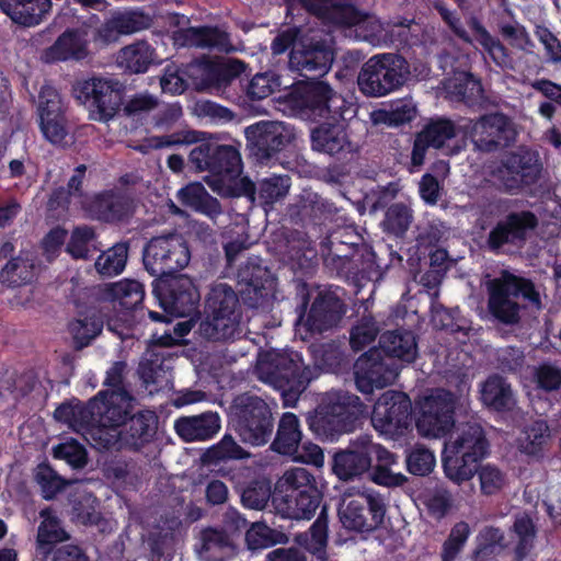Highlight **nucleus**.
Returning a JSON list of instances; mask_svg holds the SVG:
<instances>
[{
  "label": "nucleus",
  "mask_w": 561,
  "mask_h": 561,
  "mask_svg": "<svg viewBox=\"0 0 561 561\" xmlns=\"http://www.w3.org/2000/svg\"><path fill=\"white\" fill-rule=\"evenodd\" d=\"M302 209L312 217L316 224H321L325 220L333 221L343 217L339 215L343 210L342 208L336 207L333 202L318 193H309L307 195Z\"/></svg>",
  "instance_id": "bf43d9fd"
},
{
  "label": "nucleus",
  "mask_w": 561,
  "mask_h": 561,
  "mask_svg": "<svg viewBox=\"0 0 561 561\" xmlns=\"http://www.w3.org/2000/svg\"><path fill=\"white\" fill-rule=\"evenodd\" d=\"M526 306L538 310L542 308L540 294L531 279L504 272L489 283L488 310L497 322L518 324L520 311Z\"/></svg>",
  "instance_id": "39448f33"
},
{
  "label": "nucleus",
  "mask_w": 561,
  "mask_h": 561,
  "mask_svg": "<svg viewBox=\"0 0 561 561\" xmlns=\"http://www.w3.org/2000/svg\"><path fill=\"white\" fill-rule=\"evenodd\" d=\"M413 219L412 210L403 203H394L388 207L382 221L385 230L402 237L409 229Z\"/></svg>",
  "instance_id": "69168bd1"
},
{
  "label": "nucleus",
  "mask_w": 561,
  "mask_h": 561,
  "mask_svg": "<svg viewBox=\"0 0 561 561\" xmlns=\"http://www.w3.org/2000/svg\"><path fill=\"white\" fill-rule=\"evenodd\" d=\"M374 428L390 439H399L411 431L412 402L402 391L387 390L375 402L371 412Z\"/></svg>",
  "instance_id": "f3484780"
},
{
  "label": "nucleus",
  "mask_w": 561,
  "mask_h": 561,
  "mask_svg": "<svg viewBox=\"0 0 561 561\" xmlns=\"http://www.w3.org/2000/svg\"><path fill=\"white\" fill-rule=\"evenodd\" d=\"M355 385L359 392L370 396L375 389H382L392 383L397 371L385 359L380 350L373 347L362 354L355 362Z\"/></svg>",
  "instance_id": "7c9ffc66"
},
{
  "label": "nucleus",
  "mask_w": 561,
  "mask_h": 561,
  "mask_svg": "<svg viewBox=\"0 0 561 561\" xmlns=\"http://www.w3.org/2000/svg\"><path fill=\"white\" fill-rule=\"evenodd\" d=\"M324 265L346 278H366L376 268V254L354 225L333 231L320 243Z\"/></svg>",
  "instance_id": "7ed1b4c3"
},
{
  "label": "nucleus",
  "mask_w": 561,
  "mask_h": 561,
  "mask_svg": "<svg viewBox=\"0 0 561 561\" xmlns=\"http://www.w3.org/2000/svg\"><path fill=\"white\" fill-rule=\"evenodd\" d=\"M410 75L407 59L396 53L371 56L357 76L359 91L368 98H381L401 89Z\"/></svg>",
  "instance_id": "9b49d317"
},
{
  "label": "nucleus",
  "mask_w": 561,
  "mask_h": 561,
  "mask_svg": "<svg viewBox=\"0 0 561 561\" xmlns=\"http://www.w3.org/2000/svg\"><path fill=\"white\" fill-rule=\"evenodd\" d=\"M515 129L511 118L501 113L482 115L472 126L471 141L474 149L491 153L511 146L515 140Z\"/></svg>",
  "instance_id": "c756f323"
},
{
  "label": "nucleus",
  "mask_w": 561,
  "mask_h": 561,
  "mask_svg": "<svg viewBox=\"0 0 561 561\" xmlns=\"http://www.w3.org/2000/svg\"><path fill=\"white\" fill-rule=\"evenodd\" d=\"M285 494L272 497L276 511L290 519H311L322 501L316 478L305 468H293L284 474Z\"/></svg>",
  "instance_id": "9d476101"
},
{
  "label": "nucleus",
  "mask_w": 561,
  "mask_h": 561,
  "mask_svg": "<svg viewBox=\"0 0 561 561\" xmlns=\"http://www.w3.org/2000/svg\"><path fill=\"white\" fill-rule=\"evenodd\" d=\"M247 456V451L233 439V437L226 434L217 444L211 446L205 453L204 460L207 462L218 463L229 459H243Z\"/></svg>",
  "instance_id": "774afa93"
},
{
  "label": "nucleus",
  "mask_w": 561,
  "mask_h": 561,
  "mask_svg": "<svg viewBox=\"0 0 561 561\" xmlns=\"http://www.w3.org/2000/svg\"><path fill=\"white\" fill-rule=\"evenodd\" d=\"M297 114L310 122L321 123L344 118L348 102L328 82H290V88L279 96Z\"/></svg>",
  "instance_id": "423d86ee"
},
{
  "label": "nucleus",
  "mask_w": 561,
  "mask_h": 561,
  "mask_svg": "<svg viewBox=\"0 0 561 561\" xmlns=\"http://www.w3.org/2000/svg\"><path fill=\"white\" fill-rule=\"evenodd\" d=\"M542 164L536 152L519 148L510 152L502 160L496 178L505 192H519L524 187L536 184L540 178Z\"/></svg>",
  "instance_id": "5701e85b"
},
{
  "label": "nucleus",
  "mask_w": 561,
  "mask_h": 561,
  "mask_svg": "<svg viewBox=\"0 0 561 561\" xmlns=\"http://www.w3.org/2000/svg\"><path fill=\"white\" fill-rule=\"evenodd\" d=\"M244 98L249 101H261L275 92L289 90L290 83H284L283 77L275 71L256 73L245 85L240 87Z\"/></svg>",
  "instance_id": "de8ad7c7"
},
{
  "label": "nucleus",
  "mask_w": 561,
  "mask_h": 561,
  "mask_svg": "<svg viewBox=\"0 0 561 561\" xmlns=\"http://www.w3.org/2000/svg\"><path fill=\"white\" fill-rule=\"evenodd\" d=\"M244 541L249 550L265 549L287 541V536L264 523H254L244 534Z\"/></svg>",
  "instance_id": "6e6d98bb"
},
{
  "label": "nucleus",
  "mask_w": 561,
  "mask_h": 561,
  "mask_svg": "<svg viewBox=\"0 0 561 561\" xmlns=\"http://www.w3.org/2000/svg\"><path fill=\"white\" fill-rule=\"evenodd\" d=\"M92 218L106 222L117 224L125 221L131 211V201L114 190H105L95 194L87 206Z\"/></svg>",
  "instance_id": "473e14b6"
},
{
  "label": "nucleus",
  "mask_w": 561,
  "mask_h": 561,
  "mask_svg": "<svg viewBox=\"0 0 561 561\" xmlns=\"http://www.w3.org/2000/svg\"><path fill=\"white\" fill-rule=\"evenodd\" d=\"M34 479L41 488L43 499L46 501L54 500L69 484L47 462H42L36 467Z\"/></svg>",
  "instance_id": "13d9d810"
},
{
  "label": "nucleus",
  "mask_w": 561,
  "mask_h": 561,
  "mask_svg": "<svg viewBox=\"0 0 561 561\" xmlns=\"http://www.w3.org/2000/svg\"><path fill=\"white\" fill-rule=\"evenodd\" d=\"M169 366L162 353L147 352L139 363L138 373L144 383L163 387Z\"/></svg>",
  "instance_id": "5fc2aeb1"
},
{
  "label": "nucleus",
  "mask_w": 561,
  "mask_h": 561,
  "mask_svg": "<svg viewBox=\"0 0 561 561\" xmlns=\"http://www.w3.org/2000/svg\"><path fill=\"white\" fill-rule=\"evenodd\" d=\"M537 225L538 219L533 211H511L490 230L486 248L496 254L504 252L505 247L522 248Z\"/></svg>",
  "instance_id": "c85d7f7f"
},
{
  "label": "nucleus",
  "mask_w": 561,
  "mask_h": 561,
  "mask_svg": "<svg viewBox=\"0 0 561 561\" xmlns=\"http://www.w3.org/2000/svg\"><path fill=\"white\" fill-rule=\"evenodd\" d=\"M96 239L94 228L81 225L76 226L66 245V252L73 260H89L91 257V245Z\"/></svg>",
  "instance_id": "052dcab7"
},
{
  "label": "nucleus",
  "mask_w": 561,
  "mask_h": 561,
  "mask_svg": "<svg viewBox=\"0 0 561 561\" xmlns=\"http://www.w3.org/2000/svg\"><path fill=\"white\" fill-rule=\"evenodd\" d=\"M489 453L490 443L481 424L469 421L455 425L442 453L446 478L457 485L471 480Z\"/></svg>",
  "instance_id": "f03ea898"
},
{
  "label": "nucleus",
  "mask_w": 561,
  "mask_h": 561,
  "mask_svg": "<svg viewBox=\"0 0 561 561\" xmlns=\"http://www.w3.org/2000/svg\"><path fill=\"white\" fill-rule=\"evenodd\" d=\"M259 370L262 380L280 391L285 405L294 407L311 380V370L296 351L267 353Z\"/></svg>",
  "instance_id": "6e6552de"
},
{
  "label": "nucleus",
  "mask_w": 561,
  "mask_h": 561,
  "mask_svg": "<svg viewBox=\"0 0 561 561\" xmlns=\"http://www.w3.org/2000/svg\"><path fill=\"white\" fill-rule=\"evenodd\" d=\"M158 432V416L153 411L141 410L129 416L124 426L104 438V449L141 451L153 443Z\"/></svg>",
  "instance_id": "4be33fe9"
},
{
  "label": "nucleus",
  "mask_w": 561,
  "mask_h": 561,
  "mask_svg": "<svg viewBox=\"0 0 561 561\" xmlns=\"http://www.w3.org/2000/svg\"><path fill=\"white\" fill-rule=\"evenodd\" d=\"M231 419L241 440L263 446L272 437L274 416L268 403L255 394L241 393L233 399Z\"/></svg>",
  "instance_id": "f8f14e48"
},
{
  "label": "nucleus",
  "mask_w": 561,
  "mask_h": 561,
  "mask_svg": "<svg viewBox=\"0 0 561 561\" xmlns=\"http://www.w3.org/2000/svg\"><path fill=\"white\" fill-rule=\"evenodd\" d=\"M250 156L260 164H271L279 160L295 140L294 128L284 122L261 121L245 128Z\"/></svg>",
  "instance_id": "dca6fc26"
},
{
  "label": "nucleus",
  "mask_w": 561,
  "mask_h": 561,
  "mask_svg": "<svg viewBox=\"0 0 561 561\" xmlns=\"http://www.w3.org/2000/svg\"><path fill=\"white\" fill-rule=\"evenodd\" d=\"M207 133L180 130L157 137V147L197 144L188 154V165L195 172H208V185L214 190L237 180L242 173L243 163L239 149L233 145L219 142Z\"/></svg>",
  "instance_id": "f257e3e1"
},
{
  "label": "nucleus",
  "mask_w": 561,
  "mask_h": 561,
  "mask_svg": "<svg viewBox=\"0 0 561 561\" xmlns=\"http://www.w3.org/2000/svg\"><path fill=\"white\" fill-rule=\"evenodd\" d=\"M389 357H396L405 363H413L417 355V343L410 330L397 329L386 331L379 337V348Z\"/></svg>",
  "instance_id": "4c0bfd02"
},
{
  "label": "nucleus",
  "mask_w": 561,
  "mask_h": 561,
  "mask_svg": "<svg viewBox=\"0 0 561 561\" xmlns=\"http://www.w3.org/2000/svg\"><path fill=\"white\" fill-rule=\"evenodd\" d=\"M504 533L493 526L483 527L476 538V548L472 552L473 561H489V558L505 548Z\"/></svg>",
  "instance_id": "603ef678"
},
{
  "label": "nucleus",
  "mask_w": 561,
  "mask_h": 561,
  "mask_svg": "<svg viewBox=\"0 0 561 561\" xmlns=\"http://www.w3.org/2000/svg\"><path fill=\"white\" fill-rule=\"evenodd\" d=\"M46 61L82 60L88 56V42L84 34L68 28L45 50Z\"/></svg>",
  "instance_id": "e433bc0d"
},
{
  "label": "nucleus",
  "mask_w": 561,
  "mask_h": 561,
  "mask_svg": "<svg viewBox=\"0 0 561 561\" xmlns=\"http://www.w3.org/2000/svg\"><path fill=\"white\" fill-rule=\"evenodd\" d=\"M152 293L165 313L184 318L197 311L201 295L193 279L184 274L154 278Z\"/></svg>",
  "instance_id": "6ab92c4d"
},
{
  "label": "nucleus",
  "mask_w": 561,
  "mask_h": 561,
  "mask_svg": "<svg viewBox=\"0 0 561 561\" xmlns=\"http://www.w3.org/2000/svg\"><path fill=\"white\" fill-rule=\"evenodd\" d=\"M457 397L444 388L434 389L420 402L416 428L424 437H444L455 427Z\"/></svg>",
  "instance_id": "a211bd4d"
},
{
  "label": "nucleus",
  "mask_w": 561,
  "mask_h": 561,
  "mask_svg": "<svg viewBox=\"0 0 561 561\" xmlns=\"http://www.w3.org/2000/svg\"><path fill=\"white\" fill-rule=\"evenodd\" d=\"M237 550V542L221 528L207 527L199 534L198 553L208 561H227Z\"/></svg>",
  "instance_id": "c9c22d12"
},
{
  "label": "nucleus",
  "mask_w": 561,
  "mask_h": 561,
  "mask_svg": "<svg viewBox=\"0 0 561 561\" xmlns=\"http://www.w3.org/2000/svg\"><path fill=\"white\" fill-rule=\"evenodd\" d=\"M240 297L226 283L210 286L197 333L209 342H234L242 334Z\"/></svg>",
  "instance_id": "20e7f679"
},
{
  "label": "nucleus",
  "mask_w": 561,
  "mask_h": 561,
  "mask_svg": "<svg viewBox=\"0 0 561 561\" xmlns=\"http://www.w3.org/2000/svg\"><path fill=\"white\" fill-rule=\"evenodd\" d=\"M465 147L466 141L459 137V128L454 121L444 116L433 117L415 135L411 163L413 167H422L430 148L444 156L454 157Z\"/></svg>",
  "instance_id": "2eb2a0df"
},
{
  "label": "nucleus",
  "mask_w": 561,
  "mask_h": 561,
  "mask_svg": "<svg viewBox=\"0 0 561 561\" xmlns=\"http://www.w3.org/2000/svg\"><path fill=\"white\" fill-rule=\"evenodd\" d=\"M364 409L365 405L356 394L340 391L329 396L309 413L307 423L318 439L333 442L356 427Z\"/></svg>",
  "instance_id": "0eeeda50"
},
{
  "label": "nucleus",
  "mask_w": 561,
  "mask_h": 561,
  "mask_svg": "<svg viewBox=\"0 0 561 561\" xmlns=\"http://www.w3.org/2000/svg\"><path fill=\"white\" fill-rule=\"evenodd\" d=\"M99 412L93 439L103 448L104 438L119 431L133 414V399L127 391L101 390L98 393Z\"/></svg>",
  "instance_id": "a878e982"
},
{
  "label": "nucleus",
  "mask_w": 561,
  "mask_h": 561,
  "mask_svg": "<svg viewBox=\"0 0 561 561\" xmlns=\"http://www.w3.org/2000/svg\"><path fill=\"white\" fill-rule=\"evenodd\" d=\"M35 264L31 254L21 251L9 260L0 270V282L9 288H18L30 284L34 278Z\"/></svg>",
  "instance_id": "a18cd8bd"
},
{
  "label": "nucleus",
  "mask_w": 561,
  "mask_h": 561,
  "mask_svg": "<svg viewBox=\"0 0 561 561\" xmlns=\"http://www.w3.org/2000/svg\"><path fill=\"white\" fill-rule=\"evenodd\" d=\"M0 9L14 23L31 27L49 13L51 0H0Z\"/></svg>",
  "instance_id": "f704fd0d"
},
{
  "label": "nucleus",
  "mask_w": 561,
  "mask_h": 561,
  "mask_svg": "<svg viewBox=\"0 0 561 561\" xmlns=\"http://www.w3.org/2000/svg\"><path fill=\"white\" fill-rule=\"evenodd\" d=\"M128 244L125 242L115 243L108 250L102 252L96 259L94 266L103 276H115L121 274L127 263Z\"/></svg>",
  "instance_id": "864d4df0"
},
{
  "label": "nucleus",
  "mask_w": 561,
  "mask_h": 561,
  "mask_svg": "<svg viewBox=\"0 0 561 561\" xmlns=\"http://www.w3.org/2000/svg\"><path fill=\"white\" fill-rule=\"evenodd\" d=\"M107 295L126 311H138L145 298L144 285L136 279H123L111 284Z\"/></svg>",
  "instance_id": "3c124183"
},
{
  "label": "nucleus",
  "mask_w": 561,
  "mask_h": 561,
  "mask_svg": "<svg viewBox=\"0 0 561 561\" xmlns=\"http://www.w3.org/2000/svg\"><path fill=\"white\" fill-rule=\"evenodd\" d=\"M272 496L271 483L266 479H256L249 482L241 493L244 507L263 510Z\"/></svg>",
  "instance_id": "338daca9"
},
{
  "label": "nucleus",
  "mask_w": 561,
  "mask_h": 561,
  "mask_svg": "<svg viewBox=\"0 0 561 561\" xmlns=\"http://www.w3.org/2000/svg\"><path fill=\"white\" fill-rule=\"evenodd\" d=\"M201 76V85L211 93L225 95L227 99L241 95L232 93L236 88L242 87L241 75L245 64L238 59L228 61L214 60L203 57L195 65Z\"/></svg>",
  "instance_id": "b1692460"
},
{
  "label": "nucleus",
  "mask_w": 561,
  "mask_h": 561,
  "mask_svg": "<svg viewBox=\"0 0 561 561\" xmlns=\"http://www.w3.org/2000/svg\"><path fill=\"white\" fill-rule=\"evenodd\" d=\"M104 321L99 310L88 308L79 311L78 317L69 322L68 331L71 334L76 347L81 350L90 344L103 329Z\"/></svg>",
  "instance_id": "37998d69"
},
{
  "label": "nucleus",
  "mask_w": 561,
  "mask_h": 561,
  "mask_svg": "<svg viewBox=\"0 0 561 561\" xmlns=\"http://www.w3.org/2000/svg\"><path fill=\"white\" fill-rule=\"evenodd\" d=\"M185 39L191 46L224 49L228 43V35L217 26L188 27L185 31Z\"/></svg>",
  "instance_id": "4d7b16f0"
},
{
  "label": "nucleus",
  "mask_w": 561,
  "mask_h": 561,
  "mask_svg": "<svg viewBox=\"0 0 561 561\" xmlns=\"http://www.w3.org/2000/svg\"><path fill=\"white\" fill-rule=\"evenodd\" d=\"M302 433L298 416L291 412L284 413L278 422L271 449L279 455L294 457L300 447Z\"/></svg>",
  "instance_id": "ea45409f"
},
{
  "label": "nucleus",
  "mask_w": 561,
  "mask_h": 561,
  "mask_svg": "<svg viewBox=\"0 0 561 561\" xmlns=\"http://www.w3.org/2000/svg\"><path fill=\"white\" fill-rule=\"evenodd\" d=\"M470 535L471 529L467 522L460 520L456 523L443 542L440 551L442 561H455L463 550Z\"/></svg>",
  "instance_id": "680f3d73"
},
{
  "label": "nucleus",
  "mask_w": 561,
  "mask_h": 561,
  "mask_svg": "<svg viewBox=\"0 0 561 561\" xmlns=\"http://www.w3.org/2000/svg\"><path fill=\"white\" fill-rule=\"evenodd\" d=\"M290 187L288 175H272L259 183L257 197L262 206H272L275 202L284 198Z\"/></svg>",
  "instance_id": "e2e57ef3"
},
{
  "label": "nucleus",
  "mask_w": 561,
  "mask_h": 561,
  "mask_svg": "<svg viewBox=\"0 0 561 561\" xmlns=\"http://www.w3.org/2000/svg\"><path fill=\"white\" fill-rule=\"evenodd\" d=\"M191 252L187 242L179 233L151 238L142 250V263L154 278H169L187 266Z\"/></svg>",
  "instance_id": "ddd939ff"
},
{
  "label": "nucleus",
  "mask_w": 561,
  "mask_h": 561,
  "mask_svg": "<svg viewBox=\"0 0 561 561\" xmlns=\"http://www.w3.org/2000/svg\"><path fill=\"white\" fill-rule=\"evenodd\" d=\"M550 438L547 421L536 420L524 428L518 439V449L529 459L539 461L545 457Z\"/></svg>",
  "instance_id": "79ce46f5"
},
{
  "label": "nucleus",
  "mask_w": 561,
  "mask_h": 561,
  "mask_svg": "<svg viewBox=\"0 0 561 561\" xmlns=\"http://www.w3.org/2000/svg\"><path fill=\"white\" fill-rule=\"evenodd\" d=\"M237 278L240 297L244 305L257 308L263 298L267 296L266 284L271 278L270 271L261 265L259 257H249L238 268Z\"/></svg>",
  "instance_id": "2f4dec72"
},
{
  "label": "nucleus",
  "mask_w": 561,
  "mask_h": 561,
  "mask_svg": "<svg viewBox=\"0 0 561 561\" xmlns=\"http://www.w3.org/2000/svg\"><path fill=\"white\" fill-rule=\"evenodd\" d=\"M480 399L489 410L495 412H511L516 405L511 385L497 374L489 376L482 383Z\"/></svg>",
  "instance_id": "58836bf2"
},
{
  "label": "nucleus",
  "mask_w": 561,
  "mask_h": 561,
  "mask_svg": "<svg viewBox=\"0 0 561 561\" xmlns=\"http://www.w3.org/2000/svg\"><path fill=\"white\" fill-rule=\"evenodd\" d=\"M369 15L359 10L352 2H340L331 0L325 12L320 19L323 24L334 27L363 28L368 23Z\"/></svg>",
  "instance_id": "c03bdc74"
},
{
  "label": "nucleus",
  "mask_w": 561,
  "mask_h": 561,
  "mask_svg": "<svg viewBox=\"0 0 561 561\" xmlns=\"http://www.w3.org/2000/svg\"><path fill=\"white\" fill-rule=\"evenodd\" d=\"M72 515L77 523L105 531L107 520L100 511V501L92 493H83L73 501Z\"/></svg>",
  "instance_id": "8fccbe9b"
},
{
  "label": "nucleus",
  "mask_w": 561,
  "mask_h": 561,
  "mask_svg": "<svg viewBox=\"0 0 561 561\" xmlns=\"http://www.w3.org/2000/svg\"><path fill=\"white\" fill-rule=\"evenodd\" d=\"M377 445L367 434L350 440L346 448L334 453L332 457L333 473L342 481H352L368 473Z\"/></svg>",
  "instance_id": "cd10ccee"
},
{
  "label": "nucleus",
  "mask_w": 561,
  "mask_h": 561,
  "mask_svg": "<svg viewBox=\"0 0 561 561\" xmlns=\"http://www.w3.org/2000/svg\"><path fill=\"white\" fill-rule=\"evenodd\" d=\"M386 512V500L375 490H366L355 497L344 499L339 510L344 527L360 533L379 528L383 524Z\"/></svg>",
  "instance_id": "aec40b11"
},
{
  "label": "nucleus",
  "mask_w": 561,
  "mask_h": 561,
  "mask_svg": "<svg viewBox=\"0 0 561 561\" xmlns=\"http://www.w3.org/2000/svg\"><path fill=\"white\" fill-rule=\"evenodd\" d=\"M125 88L115 79L92 77L73 85L75 98L89 111L91 119L108 122L121 110Z\"/></svg>",
  "instance_id": "4468645a"
},
{
  "label": "nucleus",
  "mask_w": 561,
  "mask_h": 561,
  "mask_svg": "<svg viewBox=\"0 0 561 561\" xmlns=\"http://www.w3.org/2000/svg\"><path fill=\"white\" fill-rule=\"evenodd\" d=\"M221 422L217 412L182 416L174 423L175 433L184 442H204L213 438L220 430Z\"/></svg>",
  "instance_id": "72a5a7b5"
},
{
  "label": "nucleus",
  "mask_w": 561,
  "mask_h": 561,
  "mask_svg": "<svg viewBox=\"0 0 561 561\" xmlns=\"http://www.w3.org/2000/svg\"><path fill=\"white\" fill-rule=\"evenodd\" d=\"M153 53L147 42H137L121 49L117 62L130 73H144L153 61Z\"/></svg>",
  "instance_id": "09e8293b"
},
{
  "label": "nucleus",
  "mask_w": 561,
  "mask_h": 561,
  "mask_svg": "<svg viewBox=\"0 0 561 561\" xmlns=\"http://www.w3.org/2000/svg\"><path fill=\"white\" fill-rule=\"evenodd\" d=\"M36 112L43 137L53 145H61L69 134L67 105L54 85H42Z\"/></svg>",
  "instance_id": "412c9836"
},
{
  "label": "nucleus",
  "mask_w": 561,
  "mask_h": 561,
  "mask_svg": "<svg viewBox=\"0 0 561 561\" xmlns=\"http://www.w3.org/2000/svg\"><path fill=\"white\" fill-rule=\"evenodd\" d=\"M296 324L304 323L306 331L311 334H321L336 328L346 313L347 306L340 295L331 289L320 290L314 297L310 308V289L306 282L296 284Z\"/></svg>",
  "instance_id": "1a4fd4ad"
},
{
  "label": "nucleus",
  "mask_w": 561,
  "mask_h": 561,
  "mask_svg": "<svg viewBox=\"0 0 561 561\" xmlns=\"http://www.w3.org/2000/svg\"><path fill=\"white\" fill-rule=\"evenodd\" d=\"M344 118L319 123L310 131V146L313 151L328 154L336 161L353 160L357 147L351 141Z\"/></svg>",
  "instance_id": "bb28decb"
},
{
  "label": "nucleus",
  "mask_w": 561,
  "mask_h": 561,
  "mask_svg": "<svg viewBox=\"0 0 561 561\" xmlns=\"http://www.w3.org/2000/svg\"><path fill=\"white\" fill-rule=\"evenodd\" d=\"M374 459H376V463H371L368 476L375 484L396 488L403 485L408 481L403 473L393 472L391 469L393 465L398 463V456L380 444L377 445Z\"/></svg>",
  "instance_id": "a19ab883"
},
{
  "label": "nucleus",
  "mask_w": 561,
  "mask_h": 561,
  "mask_svg": "<svg viewBox=\"0 0 561 561\" xmlns=\"http://www.w3.org/2000/svg\"><path fill=\"white\" fill-rule=\"evenodd\" d=\"M43 520L37 529L36 551L43 557H47L55 545L67 539L66 531L60 526L59 518L50 508H44L39 513Z\"/></svg>",
  "instance_id": "49530a36"
},
{
  "label": "nucleus",
  "mask_w": 561,
  "mask_h": 561,
  "mask_svg": "<svg viewBox=\"0 0 561 561\" xmlns=\"http://www.w3.org/2000/svg\"><path fill=\"white\" fill-rule=\"evenodd\" d=\"M468 25L473 33L476 42L483 47L495 62H497L500 58L503 59L507 56L505 46L497 37L490 34L478 18L471 16L468 21Z\"/></svg>",
  "instance_id": "0e129e2a"
},
{
  "label": "nucleus",
  "mask_w": 561,
  "mask_h": 561,
  "mask_svg": "<svg viewBox=\"0 0 561 561\" xmlns=\"http://www.w3.org/2000/svg\"><path fill=\"white\" fill-rule=\"evenodd\" d=\"M334 60L332 42L323 37H306L289 54V66L306 78L325 75Z\"/></svg>",
  "instance_id": "393cba45"
}]
</instances>
